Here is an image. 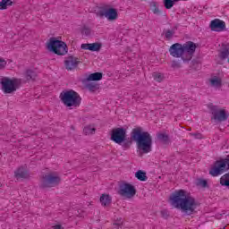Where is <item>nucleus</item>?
Instances as JSON below:
<instances>
[{"mask_svg":"<svg viewBox=\"0 0 229 229\" xmlns=\"http://www.w3.org/2000/svg\"><path fill=\"white\" fill-rule=\"evenodd\" d=\"M190 135H191V137H195V139H203V135L199 132L197 133H190Z\"/></svg>","mask_w":229,"mask_h":229,"instance_id":"72a5a7b5","label":"nucleus"},{"mask_svg":"<svg viewBox=\"0 0 229 229\" xmlns=\"http://www.w3.org/2000/svg\"><path fill=\"white\" fill-rule=\"evenodd\" d=\"M28 171L26 170V168L21 166L19 167L15 172H14V178H16L17 180H21V179H26L28 178Z\"/></svg>","mask_w":229,"mask_h":229,"instance_id":"4468645a","label":"nucleus"},{"mask_svg":"<svg viewBox=\"0 0 229 229\" xmlns=\"http://www.w3.org/2000/svg\"><path fill=\"white\" fill-rule=\"evenodd\" d=\"M100 203L102 207H109L112 204V197L108 194H102Z\"/></svg>","mask_w":229,"mask_h":229,"instance_id":"2eb2a0df","label":"nucleus"},{"mask_svg":"<svg viewBox=\"0 0 229 229\" xmlns=\"http://www.w3.org/2000/svg\"><path fill=\"white\" fill-rule=\"evenodd\" d=\"M150 6L153 8V13L156 15L160 14V9L157 6V2H150Z\"/></svg>","mask_w":229,"mask_h":229,"instance_id":"bb28decb","label":"nucleus"},{"mask_svg":"<svg viewBox=\"0 0 229 229\" xmlns=\"http://www.w3.org/2000/svg\"><path fill=\"white\" fill-rule=\"evenodd\" d=\"M47 47L48 51L55 53V55H58V56H64V55H67L69 51L65 42L55 39V38L49 39Z\"/></svg>","mask_w":229,"mask_h":229,"instance_id":"39448f33","label":"nucleus"},{"mask_svg":"<svg viewBox=\"0 0 229 229\" xmlns=\"http://www.w3.org/2000/svg\"><path fill=\"white\" fill-rule=\"evenodd\" d=\"M157 137L163 144H171V139L167 133L158 132Z\"/></svg>","mask_w":229,"mask_h":229,"instance_id":"dca6fc26","label":"nucleus"},{"mask_svg":"<svg viewBox=\"0 0 229 229\" xmlns=\"http://www.w3.org/2000/svg\"><path fill=\"white\" fill-rule=\"evenodd\" d=\"M98 17H106L107 21H115L117 19V9L108 7H99L97 11Z\"/></svg>","mask_w":229,"mask_h":229,"instance_id":"1a4fd4ad","label":"nucleus"},{"mask_svg":"<svg viewBox=\"0 0 229 229\" xmlns=\"http://www.w3.org/2000/svg\"><path fill=\"white\" fill-rule=\"evenodd\" d=\"M83 132L85 133V135H92L93 133L96 132V128H92L90 126H86L83 129Z\"/></svg>","mask_w":229,"mask_h":229,"instance_id":"393cba45","label":"nucleus"},{"mask_svg":"<svg viewBox=\"0 0 229 229\" xmlns=\"http://www.w3.org/2000/svg\"><path fill=\"white\" fill-rule=\"evenodd\" d=\"M176 0H164V6L166 10H171L174 6Z\"/></svg>","mask_w":229,"mask_h":229,"instance_id":"4be33fe9","label":"nucleus"},{"mask_svg":"<svg viewBox=\"0 0 229 229\" xmlns=\"http://www.w3.org/2000/svg\"><path fill=\"white\" fill-rule=\"evenodd\" d=\"M62 182L60 176L55 174V173H47L41 176L40 188L51 189V187H56Z\"/></svg>","mask_w":229,"mask_h":229,"instance_id":"0eeeda50","label":"nucleus"},{"mask_svg":"<svg viewBox=\"0 0 229 229\" xmlns=\"http://www.w3.org/2000/svg\"><path fill=\"white\" fill-rule=\"evenodd\" d=\"M35 78H37V72L35 71L28 70L26 72V80H28V81H30V80L34 81Z\"/></svg>","mask_w":229,"mask_h":229,"instance_id":"412c9836","label":"nucleus"},{"mask_svg":"<svg viewBox=\"0 0 229 229\" xmlns=\"http://www.w3.org/2000/svg\"><path fill=\"white\" fill-rule=\"evenodd\" d=\"M172 67L174 69V68H178L180 67V63L178 61H173L172 62Z\"/></svg>","mask_w":229,"mask_h":229,"instance_id":"f704fd0d","label":"nucleus"},{"mask_svg":"<svg viewBox=\"0 0 229 229\" xmlns=\"http://www.w3.org/2000/svg\"><path fill=\"white\" fill-rule=\"evenodd\" d=\"M220 60H227L229 64V44H223L219 53Z\"/></svg>","mask_w":229,"mask_h":229,"instance_id":"ddd939ff","label":"nucleus"},{"mask_svg":"<svg viewBox=\"0 0 229 229\" xmlns=\"http://www.w3.org/2000/svg\"><path fill=\"white\" fill-rule=\"evenodd\" d=\"M171 205L175 208H180L182 212L186 214V216H192L196 213V209L199 207L196 199L192 196L187 195V191L184 190L175 191L170 196Z\"/></svg>","mask_w":229,"mask_h":229,"instance_id":"f03ea898","label":"nucleus"},{"mask_svg":"<svg viewBox=\"0 0 229 229\" xmlns=\"http://www.w3.org/2000/svg\"><path fill=\"white\" fill-rule=\"evenodd\" d=\"M81 48L90 51L91 43L81 44Z\"/></svg>","mask_w":229,"mask_h":229,"instance_id":"7c9ffc66","label":"nucleus"},{"mask_svg":"<svg viewBox=\"0 0 229 229\" xmlns=\"http://www.w3.org/2000/svg\"><path fill=\"white\" fill-rule=\"evenodd\" d=\"M80 64H81V61L73 55H70L64 60V67L68 71H74V69L78 68Z\"/></svg>","mask_w":229,"mask_h":229,"instance_id":"9b49d317","label":"nucleus"},{"mask_svg":"<svg viewBox=\"0 0 229 229\" xmlns=\"http://www.w3.org/2000/svg\"><path fill=\"white\" fill-rule=\"evenodd\" d=\"M118 194H120V196H123L125 198L130 199V198H133V196L137 194V190L135 189V186L128 182H124L120 184Z\"/></svg>","mask_w":229,"mask_h":229,"instance_id":"9d476101","label":"nucleus"},{"mask_svg":"<svg viewBox=\"0 0 229 229\" xmlns=\"http://www.w3.org/2000/svg\"><path fill=\"white\" fill-rule=\"evenodd\" d=\"M173 35H174V31L168 30L165 34V38H166V40H171L173 38Z\"/></svg>","mask_w":229,"mask_h":229,"instance_id":"cd10ccee","label":"nucleus"},{"mask_svg":"<svg viewBox=\"0 0 229 229\" xmlns=\"http://www.w3.org/2000/svg\"><path fill=\"white\" fill-rule=\"evenodd\" d=\"M135 176L140 182H146L148 180V176L146 175V172L142 170H139L135 173Z\"/></svg>","mask_w":229,"mask_h":229,"instance_id":"6ab92c4d","label":"nucleus"},{"mask_svg":"<svg viewBox=\"0 0 229 229\" xmlns=\"http://www.w3.org/2000/svg\"><path fill=\"white\" fill-rule=\"evenodd\" d=\"M196 185L198 187H203V189L208 187V182L205 179H198Z\"/></svg>","mask_w":229,"mask_h":229,"instance_id":"b1692460","label":"nucleus"},{"mask_svg":"<svg viewBox=\"0 0 229 229\" xmlns=\"http://www.w3.org/2000/svg\"><path fill=\"white\" fill-rule=\"evenodd\" d=\"M111 140L122 146L123 149H130L131 140H133L136 142L139 151L144 154L151 153L153 146V137L149 132L142 131L140 127L132 129L131 140L126 139V129L114 128L111 131Z\"/></svg>","mask_w":229,"mask_h":229,"instance_id":"f257e3e1","label":"nucleus"},{"mask_svg":"<svg viewBox=\"0 0 229 229\" xmlns=\"http://www.w3.org/2000/svg\"><path fill=\"white\" fill-rule=\"evenodd\" d=\"M198 45L192 41H188L183 45L180 43L173 44L169 48V53L174 58H182L184 63L191 62Z\"/></svg>","mask_w":229,"mask_h":229,"instance_id":"7ed1b4c3","label":"nucleus"},{"mask_svg":"<svg viewBox=\"0 0 229 229\" xmlns=\"http://www.w3.org/2000/svg\"><path fill=\"white\" fill-rule=\"evenodd\" d=\"M13 2L12 0H2L0 2V10H6L8 6H13Z\"/></svg>","mask_w":229,"mask_h":229,"instance_id":"aec40b11","label":"nucleus"},{"mask_svg":"<svg viewBox=\"0 0 229 229\" xmlns=\"http://www.w3.org/2000/svg\"><path fill=\"white\" fill-rule=\"evenodd\" d=\"M87 89L90 90V92H96V90H99V84H96L94 82L87 84Z\"/></svg>","mask_w":229,"mask_h":229,"instance_id":"5701e85b","label":"nucleus"},{"mask_svg":"<svg viewBox=\"0 0 229 229\" xmlns=\"http://www.w3.org/2000/svg\"><path fill=\"white\" fill-rule=\"evenodd\" d=\"M0 80L2 90L4 92V94H13V92H15V90L21 87V81L20 79L2 77Z\"/></svg>","mask_w":229,"mask_h":229,"instance_id":"423d86ee","label":"nucleus"},{"mask_svg":"<svg viewBox=\"0 0 229 229\" xmlns=\"http://www.w3.org/2000/svg\"><path fill=\"white\" fill-rule=\"evenodd\" d=\"M6 60H4L3 57H0V71L6 69Z\"/></svg>","mask_w":229,"mask_h":229,"instance_id":"c85d7f7f","label":"nucleus"},{"mask_svg":"<svg viewBox=\"0 0 229 229\" xmlns=\"http://www.w3.org/2000/svg\"><path fill=\"white\" fill-rule=\"evenodd\" d=\"M153 78H154L155 81H158V82H160V81H162V80H164V76H162V74H160V73H154Z\"/></svg>","mask_w":229,"mask_h":229,"instance_id":"c756f323","label":"nucleus"},{"mask_svg":"<svg viewBox=\"0 0 229 229\" xmlns=\"http://www.w3.org/2000/svg\"><path fill=\"white\" fill-rule=\"evenodd\" d=\"M59 98L65 106H80L81 105V97L73 89L61 92Z\"/></svg>","mask_w":229,"mask_h":229,"instance_id":"20e7f679","label":"nucleus"},{"mask_svg":"<svg viewBox=\"0 0 229 229\" xmlns=\"http://www.w3.org/2000/svg\"><path fill=\"white\" fill-rule=\"evenodd\" d=\"M209 28L211 31H225L226 30V23L219 19L211 21Z\"/></svg>","mask_w":229,"mask_h":229,"instance_id":"f8f14e48","label":"nucleus"},{"mask_svg":"<svg viewBox=\"0 0 229 229\" xmlns=\"http://www.w3.org/2000/svg\"><path fill=\"white\" fill-rule=\"evenodd\" d=\"M81 34L89 36L90 35V30L88 27H84L81 30Z\"/></svg>","mask_w":229,"mask_h":229,"instance_id":"2f4dec72","label":"nucleus"},{"mask_svg":"<svg viewBox=\"0 0 229 229\" xmlns=\"http://www.w3.org/2000/svg\"><path fill=\"white\" fill-rule=\"evenodd\" d=\"M53 229H64L61 225H56L53 226Z\"/></svg>","mask_w":229,"mask_h":229,"instance_id":"e433bc0d","label":"nucleus"},{"mask_svg":"<svg viewBox=\"0 0 229 229\" xmlns=\"http://www.w3.org/2000/svg\"><path fill=\"white\" fill-rule=\"evenodd\" d=\"M211 87H221L223 81L221 78L215 76L209 80Z\"/></svg>","mask_w":229,"mask_h":229,"instance_id":"a211bd4d","label":"nucleus"},{"mask_svg":"<svg viewBox=\"0 0 229 229\" xmlns=\"http://www.w3.org/2000/svg\"><path fill=\"white\" fill-rule=\"evenodd\" d=\"M101 80H103V73L102 72L91 73L88 77V81H99Z\"/></svg>","mask_w":229,"mask_h":229,"instance_id":"f3484780","label":"nucleus"},{"mask_svg":"<svg viewBox=\"0 0 229 229\" xmlns=\"http://www.w3.org/2000/svg\"><path fill=\"white\" fill-rule=\"evenodd\" d=\"M102 44L101 43H91V49L90 51H101V47H102Z\"/></svg>","mask_w":229,"mask_h":229,"instance_id":"a878e982","label":"nucleus"},{"mask_svg":"<svg viewBox=\"0 0 229 229\" xmlns=\"http://www.w3.org/2000/svg\"><path fill=\"white\" fill-rule=\"evenodd\" d=\"M161 216L164 219H167L169 217V211L166 209L161 211Z\"/></svg>","mask_w":229,"mask_h":229,"instance_id":"473e14b6","label":"nucleus"},{"mask_svg":"<svg viewBox=\"0 0 229 229\" xmlns=\"http://www.w3.org/2000/svg\"><path fill=\"white\" fill-rule=\"evenodd\" d=\"M113 225L115 226V228H119V226H123V222L114 223Z\"/></svg>","mask_w":229,"mask_h":229,"instance_id":"c9c22d12","label":"nucleus"},{"mask_svg":"<svg viewBox=\"0 0 229 229\" xmlns=\"http://www.w3.org/2000/svg\"><path fill=\"white\" fill-rule=\"evenodd\" d=\"M208 108L210 110V114H213L212 119L223 123L228 119V114L226 110L219 108V106H214L213 104L208 105Z\"/></svg>","mask_w":229,"mask_h":229,"instance_id":"6e6552de","label":"nucleus"}]
</instances>
